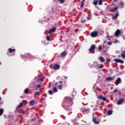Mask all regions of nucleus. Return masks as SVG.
Returning a JSON list of instances; mask_svg holds the SVG:
<instances>
[{
	"mask_svg": "<svg viewBox=\"0 0 125 125\" xmlns=\"http://www.w3.org/2000/svg\"><path fill=\"white\" fill-rule=\"evenodd\" d=\"M26 104H27V102L25 100H23L22 102H21L18 105V107L17 108V109L18 110V109L21 108V107H22L23 105H26Z\"/></svg>",
	"mask_w": 125,
	"mask_h": 125,
	"instance_id": "nucleus-1",
	"label": "nucleus"
},
{
	"mask_svg": "<svg viewBox=\"0 0 125 125\" xmlns=\"http://www.w3.org/2000/svg\"><path fill=\"white\" fill-rule=\"evenodd\" d=\"M121 34H122V31L120 29H118L115 31L114 35L115 37H119Z\"/></svg>",
	"mask_w": 125,
	"mask_h": 125,
	"instance_id": "nucleus-2",
	"label": "nucleus"
},
{
	"mask_svg": "<svg viewBox=\"0 0 125 125\" xmlns=\"http://www.w3.org/2000/svg\"><path fill=\"white\" fill-rule=\"evenodd\" d=\"M90 36L92 38H95L97 36H98V32H97V31L92 32Z\"/></svg>",
	"mask_w": 125,
	"mask_h": 125,
	"instance_id": "nucleus-3",
	"label": "nucleus"
},
{
	"mask_svg": "<svg viewBox=\"0 0 125 125\" xmlns=\"http://www.w3.org/2000/svg\"><path fill=\"white\" fill-rule=\"evenodd\" d=\"M95 48H96L95 47V45H92L91 46V47H90V48L89 49V52H93L94 50V49H95Z\"/></svg>",
	"mask_w": 125,
	"mask_h": 125,
	"instance_id": "nucleus-4",
	"label": "nucleus"
},
{
	"mask_svg": "<svg viewBox=\"0 0 125 125\" xmlns=\"http://www.w3.org/2000/svg\"><path fill=\"white\" fill-rule=\"evenodd\" d=\"M119 11H117L115 15L112 17V19H113L114 20H116L117 19V18H118V17H119Z\"/></svg>",
	"mask_w": 125,
	"mask_h": 125,
	"instance_id": "nucleus-5",
	"label": "nucleus"
},
{
	"mask_svg": "<svg viewBox=\"0 0 125 125\" xmlns=\"http://www.w3.org/2000/svg\"><path fill=\"white\" fill-rule=\"evenodd\" d=\"M97 98L98 99H101L103 101H105L107 99L106 97L102 96V95H100L99 96H98Z\"/></svg>",
	"mask_w": 125,
	"mask_h": 125,
	"instance_id": "nucleus-6",
	"label": "nucleus"
},
{
	"mask_svg": "<svg viewBox=\"0 0 125 125\" xmlns=\"http://www.w3.org/2000/svg\"><path fill=\"white\" fill-rule=\"evenodd\" d=\"M115 62H117V63H121V64H124V61L122 60L115 59L114 60Z\"/></svg>",
	"mask_w": 125,
	"mask_h": 125,
	"instance_id": "nucleus-7",
	"label": "nucleus"
},
{
	"mask_svg": "<svg viewBox=\"0 0 125 125\" xmlns=\"http://www.w3.org/2000/svg\"><path fill=\"white\" fill-rule=\"evenodd\" d=\"M125 101V99L121 98L117 102L118 105H121V104H123V103Z\"/></svg>",
	"mask_w": 125,
	"mask_h": 125,
	"instance_id": "nucleus-8",
	"label": "nucleus"
},
{
	"mask_svg": "<svg viewBox=\"0 0 125 125\" xmlns=\"http://www.w3.org/2000/svg\"><path fill=\"white\" fill-rule=\"evenodd\" d=\"M65 101L66 102L69 101L70 103H71V104H72V101H73V100L71 98H70L69 97H67L65 98Z\"/></svg>",
	"mask_w": 125,
	"mask_h": 125,
	"instance_id": "nucleus-9",
	"label": "nucleus"
},
{
	"mask_svg": "<svg viewBox=\"0 0 125 125\" xmlns=\"http://www.w3.org/2000/svg\"><path fill=\"white\" fill-rule=\"evenodd\" d=\"M56 30V28L54 27L50 29V30L49 31V34H52V33H54V32H55Z\"/></svg>",
	"mask_w": 125,
	"mask_h": 125,
	"instance_id": "nucleus-10",
	"label": "nucleus"
},
{
	"mask_svg": "<svg viewBox=\"0 0 125 125\" xmlns=\"http://www.w3.org/2000/svg\"><path fill=\"white\" fill-rule=\"evenodd\" d=\"M67 55V52L66 51H64L62 52V54L61 55V57H65Z\"/></svg>",
	"mask_w": 125,
	"mask_h": 125,
	"instance_id": "nucleus-11",
	"label": "nucleus"
},
{
	"mask_svg": "<svg viewBox=\"0 0 125 125\" xmlns=\"http://www.w3.org/2000/svg\"><path fill=\"white\" fill-rule=\"evenodd\" d=\"M120 82H121V78H117L115 83V84L116 85H118V84L120 83Z\"/></svg>",
	"mask_w": 125,
	"mask_h": 125,
	"instance_id": "nucleus-12",
	"label": "nucleus"
},
{
	"mask_svg": "<svg viewBox=\"0 0 125 125\" xmlns=\"http://www.w3.org/2000/svg\"><path fill=\"white\" fill-rule=\"evenodd\" d=\"M54 68L55 70H57V69H59V68H60V65H59L58 64H55L54 65Z\"/></svg>",
	"mask_w": 125,
	"mask_h": 125,
	"instance_id": "nucleus-13",
	"label": "nucleus"
},
{
	"mask_svg": "<svg viewBox=\"0 0 125 125\" xmlns=\"http://www.w3.org/2000/svg\"><path fill=\"white\" fill-rule=\"evenodd\" d=\"M93 122L96 125H99V122L96 121V118H94L92 119Z\"/></svg>",
	"mask_w": 125,
	"mask_h": 125,
	"instance_id": "nucleus-14",
	"label": "nucleus"
},
{
	"mask_svg": "<svg viewBox=\"0 0 125 125\" xmlns=\"http://www.w3.org/2000/svg\"><path fill=\"white\" fill-rule=\"evenodd\" d=\"M118 10V7H115L112 8V9L110 10V11L111 12H115V11H117Z\"/></svg>",
	"mask_w": 125,
	"mask_h": 125,
	"instance_id": "nucleus-15",
	"label": "nucleus"
},
{
	"mask_svg": "<svg viewBox=\"0 0 125 125\" xmlns=\"http://www.w3.org/2000/svg\"><path fill=\"white\" fill-rule=\"evenodd\" d=\"M121 56L122 58L125 59V51H124L121 53Z\"/></svg>",
	"mask_w": 125,
	"mask_h": 125,
	"instance_id": "nucleus-16",
	"label": "nucleus"
},
{
	"mask_svg": "<svg viewBox=\"0 0 125 125\" xmlns=\"http://www.w3.org/2000/svg\"><path fill=\"white\" fill-rule=\"evenodd\" d=\"M8 50L10 53H12V52H14V51H15L16 50L15 49H12L11 48H9Z\"/></svg>",
	"mask_w": 125,
	"mask_h": 125,
	"instance_id": "nucleus-17",
	"label": "nucleus"
},
{
	"mask_svg": "<svg viewBox=\"0 0 125 125\" xmlns=\"http://www.w3.org/2000/svg\"><path fill=\"white\" fill-rule=\"evenodd\" d=\"M100 61L102 63H104V62H105V59H104V58H103V57H100Z\"/></svg>",
	"mask_w": 125,
	"mask_h": 125,
	"instance_id": "nucleus-18",
	"label": "nucleus"
},
{
	"mask_svg": "<svg viewBox=\"0 0 125 125\" xmlns=\"http://www.w3.org/2000/svg\"><path fill=\"white\" fill-rule=\"evenodd\" d=\"M34 104H35V101L34 100H32L29 102V105H30V106H33Z\"/></svg>",
	"mask_w": 125,
	"mask_h": 125,
	"instance_id": "nucleus-19",
	"label": "nucleus"
},
{
	"mask_svg": "<svg viewBox=\"0 0 125 125\" xmlns=\"http://www.w3.org/2000/svg\"><path fill=\"white\" fill-rule=\"evenodd\" d=\"M114 80V78L113 77H107L106 78V81H113Z\"/></svg>",
	"mask_w": 125,
	"mask_h": 125,
	"instance_id": "nucleus-20",
	"label": "nucleus"
},
{
	"mask_svg": "<svg viewBox=\"0 0 125 125\" xmlns=\"http://www.w3.org/2000/svg\"><path fill=\"white\" fill-rule=\"evenodd\" d=\"M29 90H30L29 89V88H26L24 90V93H25V94H28L29 93Z\"/></svg>",
	"mask_w": 125,
	"mask_h": 125,
	"instance_id": "nucleus-21",
	"label": "nucleus"
},
{
	"mask_svg": "<svg viewBox=\"0 0 125 125\" xmlns=\"http://www.w3.org/2000/svg\"><path fill=\"white\" fill-rule=\"evenodd\" d=\"M98 4V0H94L93 4L94 5H97Z\"/></svg>",
	"mask_w": 125,
	"mask_h": 125,
	"instance_id": "nucleus-22",
	"label": "nucleus"
},
{
	"mask_svg": "<svg viewBox=\"0 0 125 125\" xmlns=\"http://www.w3.org/2000/svg\"><path fill=\"white\" fill-rule=\"evenodd\" d=\"M112 114H113V111H112L111 110H109L107 111V115H108V116H110V115H112Z\"/></svg>",
	"mask_w": 125,
	"mask_h": 125,
	"instance_id": "nucleus-23",
	"label": "nucleus"
},
{
	"mask_svg": "<svg viewBox=\"0 0 125 125\" xmlns=\"http://www.w3.org/2000/svg\"><path fill=\"white\" fill-rule=\"evenodd\" d=\"M53 91L54 92H57V91H58V90H57V88H56V87H53Z\"/></svg>",
	"mask_w": 125,
	"mask_h": 125,
	"instance_id": "nucleus-24",
	"label": "nucleus"
},
{
	"mask_svg": "<svg viewBox=\"0 0 125 125\" xmlns=\"http://www.w3.org/2000/svg\"><path fill=\"white\" fill-rule=\"evenodd\" d=\"M3 114V109L0 108V116H1Z\"/></svg>",
	"mask_w": 125,
	"mask_h": 125,
	"instance_id": "nucleus-25",
	"label": "nucleus"
},
{
	"mask_svg": "<svg viewBox=\"0 0 125 125\" xmlns=\"http://www.w3.org/2000/svg\"><path fill=\"white\" fill-rule=\"evenodd\" d=\"M48 93H49V94H50V95H51L53 94V91H52V90H49Z\"/></svg>",
	"mask_w": 125,
	"mask_h": 125,
	"instance_id": "nucleus-26",
	"label": "nucleus"
},
{
	"mask_svg": "<svg viewBox=\"0 0 125 125\" xmlns=\"http://www.w3.org/2000/svg\"><path fill=\"white\" fill-rule=\"evenodd\" d=\"M59 1L62 4H63V3H64V2H65V0H59Z\"/></svg>",
	"mask_w": 125,
	"mask_h": 125,
	"instance_id": "nucleus-27",
	"label": "nucleus"
},
{
	"mask_svg": "<svg viewBox=\"0 0 125 125\" xmlns=\"http://www.w3.org/2000/svg\"><path fill=\"white\" fill-rule=\"evenodd\" d=\"M34 95L36 96L37 95H41V93L39 92H35L34 93Z\"/></svg>",
	"mask_w": 125,
	"mask_h": 125,
	"instance_id": "nucleus-28",
	"label": "nucleus"
},
{
	"mask_svg": "<svg viewBox=\"0 0 125 125\" xmlns=\"http://www.w3.org/2000/svg\"><path fill=\"white\" fill-rule=\"evenodd\" d=\"M46 39L48 42H50V37L49 36H46Z\"/></svg>",
	"mask_w": 125,
	"mask_h": 125,
	"instance_id": "nucleus-29",
	"label": "nucleus"
},
{
	"mask_svg": "<svg viewBox=\"0 0 125 125\" xmlns=\"http://www.w3.org/2000/svg\"><path fill=\"white\" fill-rule=\"evenodd\" d=\"M103 68H104V65L101 64L100 66L98 67V69H103Z\"/></svg>",
	"mask_w": 125,
	"mask_h": 125,
	"instance_id": "nucleus-30",
	"label": "nucleus"
},
{
	"mask_svg": "<svg viewBox=\"0 0 125 125\" xmlns=\"http://www.w3.org/2000/svg\"><path fill=\"white\" fill-rule=\"evenodd\" d=\"M58 88L59 89H60V90L62 89V85H59L58 86Z\"/></svg>",
	"mask_w": 125,
	"mask_h": 125,
	"instance_id": "nucleus-31",
	"label": "nucleus"
},
{
	"mask_svg": "<svg viewBox=\"0 0 125 125\" xmlns=\"http://www.w3.org/2000/svg\"><path fill=\"white\" fill-rule=\"evenodd\" d=\"M99 4L102 5V0H99Z\"/></svg>",
	"mask_w": 125,
	"mask_h": 125,
	"instance_id": "nucleus-32",
	"label": "nucleus"
},
{
	"mask_svg": "<svg viewBox=\"0 0 125 125\" xmlns=\"http://www.w3.org/2000/svg\"><path fill=\"white\" fill-rule=\"evenodd\" d=\"M98 49H99V50H102V46L101 45H99Z\"/></svg>",
	"mask_w": 125,
	"mask_h": 125,
	"instance_id": "nucleus-33",
	"label": "nucleus"
},
{
	"mask_svg": "<svg viewBox=\"0 0 125 125\" xmlns=\"http://www.w3.org/2000/svg\"><path fill=\"white\" fill-rule=\"evenodd\" d=\"M120 6L121 7H124V2L120 3Z\"/></svg>",
	"mask_w": 125,
	"mask_h": 125,
	"instance_id": "nucleus-34",
	"label": "nucleus"
},
{
	"mask_svg": "<svg viewBox=\"0 0 125 125\" xmlns=\"http://www.w3.org/2000/svg\"><path fill=\"white\" fill-rule=\"evenodd\" d=\"M41 86H42L40 84H38L37 85L36 87L37 88H41Z\"/></svg>",
	"mask_w": 125,
	"mask_h": 125,
	"instance_id": "nucleus-35",
	"label": "nucleus"
},
{
	"mask_svg": "<svg viewBox=\"0 0 125 125\" xmlns=\"http://www.w3.org/2000/svg\"><path fill=\"white\" fill-rule=\"evenodd\" d=\"M118 91H119V90H118V89L117 88H115L114 90V92L117 93V92H118Z\"/></svg>",
	"mask_w": 125,
	"mask_h": 125,
	"instance_id": "nucleus-36",
	"label": "nucleus"
},
{
	"mask_svg": "<svg viewBox=\"0 0 125 125\" xmlns=\"http://www.w3.org/2000/svg\"><path fill=\"white\" fill-rule=\"evenodd\" d=\"M57 84H58V83L57 82H56L53 85V86H55L56 85H57Z\"/></svg>",
	"mask_w": 125,
	"mask_h": 125,
	"instance_id": "nucleus-37",
	"label": "nucleus"
},
{
	"mask_svg": "<svg viewBox=\"0 0 125 125\" xmlns=\"http://www.w3.org/2000/svg\"><path fill=\"white\" fill-rule=\"evenodd\" d=\"M21 114H23V115H24V114H25V113H26V111L25 110H23L21 112Z\"/></svg>",
	"mask_w": 125,
	"mask_h": 125,
	"instance_id": "nucleus-38",
	"label": "nucleus"
},
{
	"mask_svg": "<svg viewBox=\"0 0 125 125\" xmlns=\"http://www.w3.org/2000/svg\"><path fill=\"white\" fill-rule=\"evenodd\" d=\"M107 44H108V45H112V43H111V42H107Z\"/></svg>",
	"mask_w": 125,
	"mask_h": 125,
	"instance_id": "nucleus-39",
	"label": "nucleus"
},
{
	"mask_svg": "<svg viewBox=\"0 0 125 125\" xmlns=\"http://www.w3.org/2000/svg\"><path fill=\"white\" fill-rule=\"evenodd\" d=\"M106 61H107V62H110V61H111L110 60V59H109V58L106 59Z\"/></svg>",
	"mask_w": 125,
	"mask_h": 125,
	"instance_id": "nucleus-40",
	"label": "nucleus"
},
{
	"mask_svg": "<svg viewBox=\"0 0 125 125\" xmlns=\"http://www.w3.org/2000/svg\"><path fill=\"white\" fill-rule=\"evenodd\" d=\"M40 81H41V82H43V79H42V78H40Z\"/></svg>",
	"mask_w": 125,
	"mask_h": 125,
	"instance_id": "nucleus-41",
	"label": "nucleus"
},
{
	"mask_svg": "<svg viewBox=\"0 0 125 125\" xmlns=\"http://www.w3.org/2000/svg\"><path fill=\"white\" fill-rule=\"evenodd\" d=\"M83 7V4H82L81 5V8Z\"/></svg>",
	"mask_w": 125,
	"mask_h": 125,
	"instance_id": "nucleus-42",
	"label": "nucleus"
},
{
	"mask_svg": "<svg viewBox=\"0 0 125 125\" xmlns=\"http://www.w3.org/2000/svg\"><path fill=\"white\" fill-rule=\"evenodd\" d=\"M64 21V24H66V23H67V21Z\"/></svg>",
	"mask_w": 125,
	"mask_h": 125,
	"instance_id": "nucleus-43",
	"label": "nucleus"
},
{
	"mask_svg": "<svg viewBox=\"0 0 125 125\" xmlns=\"http://www.w3.org/2000/svg\"><path fill=\"white\" fill-rule=\"evenodd\" d=\"M106 39H108V41H110V38L108 36H106Z\"/></svg>",
	"mask_w": 125,
	"mask_h": 125,
	"instance_id": "nucleus-44",
	"label": "nucleus"
},
{
	"mask_svg": "<svg viewBox=\"0 0 125 125\" xmlns=\"http://www.w3.org/2000/svg\"><path fill=\"white\" fill-rule=\"evenodd\" d=\"M62 83H63L62 81H60L59 82V83H60V84Z\"/></svg>",
	"mask_w": 125,
	"mask_h": 125,
	"instance_id": "nucleus-45",
	"label": "nucleus"
},
{
	"mask_svg": "<svg viewBox=\"0 0 125 125\" xmlns=\"http://www.w3.org/2000/svg\"><path fill=\"white\" fill-rule=\"evenodd\" d=\"M84 1L83 0V1L81 2V3H82V4H83V3H84Z\"/></svg>",
	"mask_w": 125,
	"mask_h": 125,
	"instance_id": "nucleus-46",
	"label": "nucleus"
},
{
	"mask_svg": "<svg viewBox=\"0 0 125 125\" xmlns=\"http://www.w3.org/2000/svg\"><path fill=\"white\" fill-rule=\"evenodd\" d=\"M118 1V0H114V2H117Z\"/></svg>",
	"mask_w": 125,
	"mask_h": 125,
	"instance_id": "nucleus-47",
	"label": "nucleus"
},
{
	"mask_svg": "<svg viewBox=\"0 0 125 125\" xmlns=\"http://www.w3.org/2000/svg\"><path fill=\"white\" fill-rule=\"evenodd\" d=\"M94 65H97V62H94Z\"/></svg>",
	"mask_w": 125,
	"mask_h": 125,
	"instance_id": "nucleus-48",
	"label": "nucleus"
},
{
	"mask_svg": "<svg viewBox=\"0 0 125 125\" xmlns=\"http://www.w3.org/2000/svg\"><path fill=\"white\" fill-rule=\"evenodd\" d=\"M74 125H79V124L74 123Z\"/></svg>",
	"mask_w": 125,
	"mask_h": 125,
	"instance_id": "nucleus-49",
	"label": "nucleus"
},
{
	"mask_svg": "<svg viewBox=\"0 0 125 125\" xmlns=\"http://www.w3.org/2000/svg\"><path fill=\"white\" fill-rule=\"evenodd\" d=\"M84 111L85 112H86V111H87V110L85 109V110H84Z\"/></svg>",
	"mask_w": 125,
	"mask_h": 125,
	"instance_id": "nucleus-50",
	"label": "nucleus"
},
{
	"mask_svg": "<svg viewBox=\"0 0 125 125\" xmlns=\"http://www.w3.org/2000/svg\"><path fill=\"white\" fill-rule=\"evenodd\" d=\"M1 100V98L0 97V101Z\"/></svg>",
	"mask_w": 125,
	"mask_h": 125,
	"instance_id": "nucleus-51",
	"label": "nucleus"
},
{
	"mask_svg": "<svg viewBox=\"0 0 125 125\" xmlns=\"http://www.w3.org/2000/svg\"><path fill=\"white\" fill-rule=\"evenodd\" d=\"M83 0V1H84L85 0Z\"/></svg>",
	"mask_w": 125,
	"mask_h": 125,
	"instance_id": "nucleus-52",
	"label": "nucleus"
},
{
	"mask_svg": "<svg viewBox=\"0 0 125 125\" xmlns=\"http://www.w3.org/2000/svg\"><path fill=\"white\" fill-rule=\"evenodd\" d=\"M35 90H37V89L35 88Z\"/></svg>",
	"mask_w": 125,
	"mask_h": 125,
	"instance_id": "nucleus-53",
	"label": "nucleus"
}]
</instances>
